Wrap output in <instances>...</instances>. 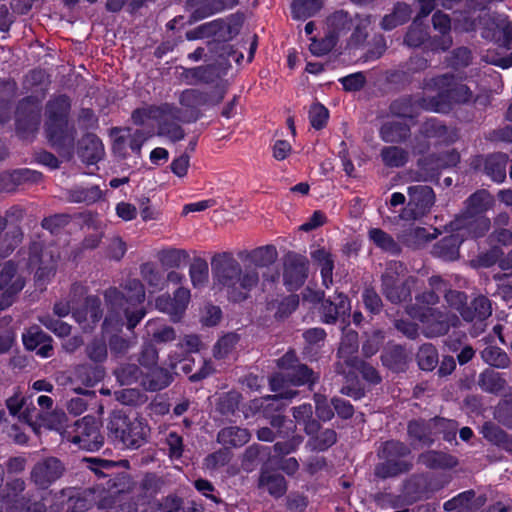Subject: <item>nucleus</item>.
I'll list each match as a JSON object with an SVG mask.
<instances>
[{
	"mask_svg": "<svg viewBox=\"0 0 512 512\" xmlns=\"http://www.w3.org/2000/svg\"><path fill=\"white\" fill-rule=\"evenodd\" d=\"M63 462L53 456L38 460L29 472V480L39 490H46L65 473Z\"/></svg>",
	"mask_w": 512,
	"mask_h": 512,
	"instance_id": "obj_8",
	"label": "nucleus"
},
{
	"mask_svg": "<svg viewBox=\"0 0 512 512\" xmlns=\"http://www.w3.org/2000/svg\"><path fill=\"white\" fill-rule=\"evenodd\" d=\"M490 228V221L484 216H470L458 218L452 224V229L458 231L457 235H452L445 241L450 244L447 251H440V256L446 260H455L458 257V236L469 235L472 237H480L486 233Z\"/></svg>",
	"mask_w": 512,
	"mask_h": 512,
	"instance_id": "obj_6",
	"label": "nucleus"
},
{
	"mask_svg": "<svg viewBox=\"0 0 512 512\" xmlns=\"http://www.w3.org/2000/svg\"><path fill=\"white\" fill-rule=\"evenodd\" d=\"M189 276L195 288L204 286L209 279L208 262L202 257H194L189 266Z\"/></svg>",
	"mask_w": 512,
	"mask_h": 512,
	"instance_id": "obj_41",
	"label": "nucleus"
},
{
	"mask_svg": "<svg viewBox=\"0 0 512 512\" xmlns=\"http://www.w3.org/2000/svg\"><path fill=\"white\" fill-rule=\"evenodd\" d=\"M156 257L163 267L177 269L188 261L189 254L184 249L171 247L158 251Z\"/></svg>",
	"mask_w": 512,
	"mask_h": 512,
	"instance_id": "obj_35",
	"label": "nucleus"
},
{
	"mask_svg": "<svg viewBox=\"0 0 512 512\" xmlns=\"http://www.w3.org/2000/svg\"><path fill=\"white\" fill-rule=\"evenodd\" d=\"M103 310L97 296H87L83 305L73 309V317L83 330H91L101 320Z\"/></svg>",
	"mask_w": 512,
	"mask_h": 512,
	"instance_id": "obj_15",
	"label": "nucleus"
},
{
	"mask_svg": "<svg viewBox=\"0 0 512 512\" xmlns=\"http://www.w3.org/2000/svg\"><path fill=\"white\" fill-rule=\"evenodd\" d=\"M29 266L35 269V279L43 285L55 275L59 252L55 246H44L40 242H33L29 248Z\"/></svg>",
	"mask_w": 512,
	"mask_h": 512,
	"instance_id": "obj_5",
	"label": "nucleus"
},
{
	"mask_svg": "<svg viewBox=\"0 0 512 512\" xmlns=\"http://www.w3.org/2000/svg\"><path fill=\"white\" fill-rule=\"evenodd\" d=\"M409 203L403 217L406 219L416 218L423 215L434 203L433 190L424 185L409 187Z\"/></svg>",
	"mask_w": 512,
	"mask_h": 512,
	"instance_id": "obj_14",
	"label": "nucleus"
},
{
	"mask_svg": "<svg viewBox=\"0 0 512 512\" xmlns=\"http://www.w3.org/2000/svg\"><path fill=\"white\" fill-rule=\"evenodd\" d=\"M314 264L320 268L322 284L329 288L333 283L334 259L331 252L325 248H317L310 253Z\"/></svg>",
	"mask_w": 512,
	"mask_h": 512,
	"instance_id": "obj_29",
	"label": "nucleus"
},
{
	"mask_svg": "<svg viewBox=\"0 0 512 512\" xmlns=\"http://www.w3.org/2000/svg\"><path fill=\"white\" fill-rule=\"evenodd\" d=\"M392 110L399 116V119L386 123L381 128V136L386 142H396L405 138L408 128L407 125L403 123L402 118L411 117L406 111H400L398 104H394Z\"/></svg>",
	"mask_w": 512,
	"mask_h": 512,
	"instance_id": "obj_26",
	"label": "nucleus"
},
{
	"mask_svg": "<svg viewBox=\"0 0 512 512\" xmlns=\"http://www.w3.org/2000/svg\"><path fill=\"white\" fill-rule=\"evenodd\" d=\"M86 356L94 363L100 364L107 360V343L102 339H93L85 348Z\"/></svg>",
	"mask_w": 512,
	"mask_h": 512,
	"instance_id": "obj_48",
	"label": "nucleus"
},
{
	"mask_svg": "<svg viewBox=\"0 0 512 512\" xmlns=\"http://www.w3.org/2000/svg\"><path fill=\"white\" fill-rule=\"evenodd\" d=\"M309 261L298 253L288 252L283 256V284L288 291H297L308 278Z\"/></svg>",
	"mask_w": 512,
	"mask_h": 512,
	"instance_id": "obj_9",
	"label": "nucleus"
},
{
	"mask_svg": "<svg viewBox=\"0 0 512 512\" xmlns=\"http://www.w3.org/2000/svg\"><path fill=\"white\" fill-rule=\"evenodd\" d=\"M384 163L391 167H399L405 164L407 160L406 153L397 147H388L382 151Z\"/></svg>",
	"mask_w": 512,
	"mask_h": 512,
	"instance_id": "obj_60",
	"label": "nucleus"
},
{
	"mask_svg": "<svg viewBox=\"0 0 512 512\" xmlns=\"http://www.w3.org/2000/svg\"><path fill=\"white\" fill-rule=\"evenodd\" d=\"M124 290L130 302L142 303L145 300V285L139 279H128L124 284Z\"/></svg>",
	"mask_w": 512,
	"mask_h": 512,
	"instance_id": "obj_55",
	"label": "nucleus"
},
{
	"mask_svg": "<svg viewBox=\"0 0 512 512\" xmlns=\"http://www.w3.org/2000/svg\"><path fill=\"white\" fill-rule=\"evenodd\" d=\"M74 376L83 385L92 387L105 376V369L99 365L80 364L74 369Z\"/></svg>",
	"mask_w": 512,
	"mask_h": 512,
	"instance_id": "obj_32",
	"label": "nucleus"
},
{
	"mask_svg": "<svg viewBox=\"0 0 512 512\" xmlns=\"http://www.w3.org/2000/svg\"><path fill=\"white\" fill-rule=\"evenodd\" d=\"M406 453L407 449L403 444L397 441L386 442L380 452L385 462L377 466L376 474L379 477L386 478L406 471L408 463L405 460L399 459Z\"/></svg>",
	"mask_w": 512,
	"mask_h": 512,
	"instance_id": "obj_12",
	"label": "nucleus"
},
{
	"mask_svg": "<svg viewBox=\"0 0 512 512\" xmlns=\"http://www.w3.org/2000/svg\"><path fill=\"white\" fill-rule=\"evenodd\" d=\"M296 422L303 425L307 435H314L320 430V423L313 418V410L310 404H302L292 409Z\"/></svg>",
	"mask_w": 512,
	"mask_h": 512,
	"instance_id": "obj_33",
	"label": "nucleus"
},
{
	"mask_svg": "<svg viewBox=\"0 0 512 512\" xmlns=\"http://www.w3.org/2000/svg\"><path fill=\"white\" fill-rule=\"evenodd\" d=\"M23 344L28 350H35L51 337L44 333L38 326H32L22 335Z\"/></svg>",
	"mask_w": 512,
	"mask_h": 512,
	"instance_id": "obj_49",
	"label": "nucleus"
},
{
	"mask_svg": "<svg viewBox=\"0 0 512 512\" xmlns=\"http://www.w3.org/2000/svg\"><path fill=\"white\" fill-rule=\"evenodd\" d=\"M398 269H402L401 264L391 263L383 275L384 292L392 302H399L408 296V291L403 286L402 279L399 276L394 277V273H398Z\"/></svg>",
	"mask_w": 512,
	"mask_h": 512,
	"instance_id": "obj_20",
	"label": "nucleus"
},
{
	"mask_svg": "<svg viewBox=\"0 0 512 512\" xmlns=\"http://www.w3.org/2000/svg\"><path fill=\"white\" fill-rule=\"evenodd\" d=\"M23 238V230L18 225L7 231L0 239V257L9 256L22 243Z\"/></svg>",
	"mask_w": 512,
	"mask_h": 512,
	"instance_id": "obj_40",
	"label": "nucleus"
},
{
	"mask_svg": "<svg viewBox=\"0 0 512 512\" xmlns=\"http://www.w3.org/2000/svg\"><path fill=\"white\" fill-rule=\"evenodd\" d=\"M17 124L21 129L34 131L40 124V109L37 102L27 98L20 102L17 108Z\"/></svg>",
	"mask_w": 512,
	"mask_h": 512,
	"instance_id": "obj_21",
	"label": "nucleus"
},
{
	"mask_svg": "<svg viewBox=\"0 0 512 512\" xmlns=\"http://www.w3.org/2000/svg\"><path fill=\"white\" fill-rule=\"evenodd\" d=\"M143 375L141 386L146 391L156 392L168 387L173 381L172 373L163 367L155 366Z\"/></svg>",
	"mask_w": 512,
	"mask_h": 512,
	"instance_id": "obj_25",
	"label": "nucleus"
},
{
	"mask_svg": "<svg viewBox=\"0 0 512 512\" xmlns=\"http://www.w3.org/2000/svg\"><path fill=\"white\" fill-rule=\"evenodd\" d=\"M338 39L335 38L334 34H328L320 41L316 38H311V44L309 49L312 54L316 56H323L330 52L336 45Z\"/></svg>",
	"mask_w": 512,
	"mask_h": 512,
	"instance_id": "obj_57",
	"label": "nucleus"
},
{
	"mask_svg": "<svg viewBox=\"0 0 512 512\" xmlns=\"http://www.w3.org/2000/svg\"><path fill=\"white\" fill-rule=\"evenodd\" d=\"M433 25H434V28L439 30V32L443 35L441 44L439 46H437L436 49H440V50L448 49L452 44L451 38L448 36H445L446 32H448L450 29V19H449L448 15L443 14L441 12H436L433 15Z\"/></svg>",
	"mask_w": 512,
	"mask_h": 512,
	"instance_id": "obj_52",
	"label": "nucleus"
},
{
	"mask_svg": "<svg viewBox=\"0 0 512 512\" xmlns=\"http://www.w3.org/2000/svg\"><path fill=\"white\" fill-rule=\"evenodd\" d=\"M238 341V337L235 334H227L218 340L214 346V356L216 358H224L234 348Z\"/></svg>",
	"mask_w": 512,
	"mask_h": 512,
	"instance_id": "obj_64",
	"label": "nucleus"
},
{
	"mask_svg": "<svg viewBox=\"0 0 512 512\" xmlns=\"http://www.w3.org/2000/svg\"><path fill=\"white\" fill-rule=\"evenodd\" d=\"M39 322L47 329L51 330L59 337H65L70 334L71 326L59 319H54L50 315H43L38 318Z\"/></svg>",
	"mask_w": 512,
	"mask_h": 512,
	"instance_id": "obj_59",
	"label": "nucleus"
},
{
	"mask_svg": "<svg viewBox=\"0 0 512 512\" xmlns=\"http://www.w3.org/2000/svg\"><path fill=\"white\" fill-rule=\"evenodd\" d=\"M492 39L502 46L512 44V26L507 19H500L496 24V29L492 34Z\"/></svg>",
	"mask_w": 512,
	"mask_h": 512,
	"instance_id": "obj_56",
	"label": "nucleus"
},
{
	"mask_svg": "<svg viewBox=\"0 0 512 512\" xmlns=\"http://www.w3.org/2000/svg\"><path fill=\"white\" fill-rule=\"evenodd\" d=\"M78 155L87 164L97 163L104 155L101 140L94 134L84 135L78 143Z\"/></svg>",
	"mask_w": 512,
	"mask_h": 512,
	"instance_id": "obj_23",
	"label": "nucleus"
},
{
	"mask_svg": "<svg viewBox=\"0 0 512 512\" xmlns=\"http://www.w3.org/2000/svg\"><path fill=\"white\" fill-rule=\"evenodd\" d=\"M176 110L172 114H164L157 121V135L165 137L172 142H178L184 139L185 132L179 122L183 121L182 110L174 105Z\"/></svg>",
	"mask_w": 512,
	"mask_h": 512,
	"instance_id": "obj_18",
	"label": "nucleus"
},
{
	"mask_svg": "<svg viewBox=\"0 0 512 512\" xmlns=\"http://www.w3.org/2000/svg\"><path fill=\"white\" fill-rule=\"evenodd\" d=\"M328 118L329 111L324 105L320 103H314L311 105L309 109V119L313 128L317 130L322 129L325 127Z\"/></svg>",
	"mask_w": 512,
	"mask_h": 512,
	"instance_id": "obj_58",
	"label": "nucleus"
},
{
	"mask_svg": "<svg viewBox=\"0 0 512 512\" xmlns=\"http://www.w3.org/2000/svg\"><path fill=\"white\" fill-rule=\"evenodd\" d=\"M141 281L145 283L150 293H156L166 287L164 272L153 262L140 265Z\"/></svg>",
	"mask_w": 512,
	"mask_h": 512,
	"instance_id": "obj_28",
	"label": "nucleus"
},
{
	"mask_svg": "<svg viewBox=\"0 0 512 512\" xmlns=\"http://www.w3.org/2000/svg\"><path fill=\"white\" fill-rule=\"evenodd\" d=\"M224 28L222 20H213L197 26L196 28L186 32L185 37L187 40L204 39L215 36Z\"/></svg>",
	"mask_w": 512,
	"mask_h": 512,
	"instance_id": "obj_45",
	"label": "nucleus"
},
{
	"mask_svg": "<svg viewBox=\"0 0 512 512\" xmlns=\"http://www.w3.org/2000/svg\"><path fill=\"white\" fill-rule=\"evenodd\" d=\"M113 374L121 385L135 384L140 379L142 380L144 375L142 368L138 364L131 362L120 363L115 368Z\"/></svg>",
	"mask_w": 512,
	"mask_h": 512,
	"instance_id": "obj_34",
	"label": "nucleus"
},
{
	"mask_svg": "<svg viewBox=\"0 0 512 512\" xmlns=\"http://www.w3.org/2000/svg\"><path fill=\"white\" fill-rule=\"evenodd\" d=\"M176 110L172 103H161L160 105H143L136 108L132 114L131 119L135 125H143L147 120L158 121L159 117L164 114H172Z\"/></svg>",
	"mask_w": 512,
	"mask_h": 512,
	"instance_id": "obj_24",
	"label": "nucleus"
},
{
	"mask_svg": "<svg viewBox=\"0 0 512 512\" xmlns=\"http://www.w3.org/2000/svg\"><path fill=\"white\" fill-rule=\"evenodd\" d=\"M26 482L23 478H11L1 494L2 502L15 509H24L28 505V498L24 496Z\"/></svg>",
	"mask_w": 512,
	"mask_h": 512,
	"instance_id": "obj_19",
	"label": "nucleus"
},
{
	"mask_svg": "<svg viewBox=\"0 0 512 512\" xmlns=\"http://www.w3.org/2000/svg\"><path fill=\"white\" fill-rule=\"evenodd\" d=\"M176 78L186 85H198L200 83H213L218 75L213 65H202L193 68L183 66L175 67Z\"/></svg>",
	"mask_w": 512,
	"mask_h": 512,
	"instance_id": "obj_16",
	"label": "nucleus"
},
{
	"mask_svg": "<svg viewBox=\"0 0 512 512\" xmlns=\"http://www.w3.org/2000/svg\"><path fill=\"white\" fill-rule=\"evenodd\" d=\"M311 438L307 441L306 447L311 451H325L337 440L336 432L332 429H325L319 434L310 435Z\"/></svg>",
	"mask_w": 512,
	"mask_h": 512,
	"instance_id": "obj_47",
	"label": "nucleus"
},
{
	"mask_svg": "<svg viewBox=\"0 0 512 512\" xmlns=\"http://www.w3.org/2000/svg\"><path fill=\"white\" fill-rule=\"evenodd\" d=\"M259 487L264 488L268 493L275 497H282L287 491L285 478L280 474L262 472L259 478Z\"/></svg>",
	"mask_w": 512,
	"mask_h": 512,
	"instance_id": "obj_36",
	"label": "nucleus"
},
{
	"mask_svg": "<svg viewBox=\"0 0 512 512\" xmlns=\"http://www.w3.org/2000/svg\"><path fill=\"white\" fill-rule=\"evenodd\" d=\"M482 358L491 366L505 367L508 364V357L501 349L488 347L482 351Z\"/></svg>",
	"mask_w": 512,
	"mask_h": 512,
	"instance_id": "obj_61",
	"label": "nucleus"
},
{
	"mask_svg": "<svg viewBox=\"0 0 512 512\" xmlns=\"http://www.w3.org/2000/svg\"><path fill=\"white\" fill-rule=\"evenodd\" d=\"M136 360L141 368L152 369L158 365V349L151 341L145 339L139 349Z\"/></svg>",
	"mask_w": 512,
	"mask_h": 512,
	"instance_id": "obj_44",
	"label": "nucleus"
},
{
	"mask_svg": "<svg viewBox=\"0 0 512 512\" xmlns=\"http://www.w3.org/2000/svg\"><path fill=\"white\" fill-rule=\"evenodd\" d=\"M328 26L329 33L334 34L336 39L347 34L351 27L349 13L343 10L336 11L328 18Z\"/></svg>",
	"mask_w": 512,
	"mask_h": 512,
	"instance_id": "obj_46",
	"label": "nucleus"
},
{
	"mask_svg": "<svg viewBox=\"0 0 512 512\" xmlns=\"http://www.w3.org/2000/svg\"><path fill=\"white\" fill-rule=\"evenodd\" d=\"M507 156L504 154L491 155L486 159L485 171L495 182H503L506 177Z\"/></svg>",
	"mask_w": 512,
	"mask_h": 512,
	"instance_id": "obj_38",
	"label": "nucleus"
},
{
	"mask_svg": "<svg viewBox=\"0 0 512 512\" xmlns=\"http://www.w3.org/2000/svg\"><path fill=\"white\" fill-rule=\"evenodd\" d=\"M322 8L321 0H293L292 16L296 20H305L314 16Z\"/></svg>",
	"mask_w": 512,
	"mask_h": 512,
	"instance_id": "obj_39",
	"label": "nucleus"
},
{
	"mask_svg": "<svg viewBox=\"0 0 512 512\" xmlns=\"http://www.w3.org/2000/svg\"><path fill=\"white\" fill-rule=\"evenodd\" d=\"M50 145L61 157L70 160L74 155L76 131L73 126L66 123L53 128L45 129Z\"/></svg>",
	"mask_w": 512,
	"mask_h": 512,
	"instance_id": "obj_13",
	"label": "nucleus"
},
{
	"mask_svg": "<svg viewBox=\"0 0 512 512\" xmlns=\"http://www.w3.org/2000/svg\"><path fill=\"white\" fill-rule=\"evenodd\" d=\"M70 100L65 95L51 98L45 107V129L68 123Z\"/></svg>",
	"mask_w": 512,
	"mask_h": 512,
	"instance_id": "obj_17",
	"label": "nucleus"
},
{
	"mask_svg": "<svg viewBox=\"0 0 512 512\" xmlns=\"http://www.w3.org/2000/svg\"><path fill=\"white\" fill-rule=\"evenodd\" d=\"M102 196L101 190L98 186H92L90 188H75L70 191V199L73 202H85L93 203L100 199Z\"/></svg>",
	"mask_w": 512,
	"mask_h": 512,
	"instance_id": "obj_54",
	"label": "nucleus"
},
{
	"mask_svg": "<svg viewBox=\"0 0 512 512\" xmlns=\"http://www.w3.org/2000/svg\"><path fill=\"white\" fill-rule=\"evenodd\" d=\"M250 432L241 427L229 426L221 429L217 434V442L226 448H237L250 440Z\"/></svg>",
	"mask_w": 512,
	"mask_h": 512,
	"instance_id": "obj_30",
	"label": "nucleus"
},
{
	"mask_svg": "<svg viewBox=\"0 0 512 512\" xmlns=\"http://www.w3.org/2000/svg\"><path fill=\"white\" fill-rule=\"evenodd\" d=\"M350 301L342 295L337 294L334 299L331 298L323 301L322 314L324 322L335 323L341 321V329L344 337L338 349V361L336 362V372L348 378L352 374V348L350 344Z\"/></svg>",
	"mask_w": 512,
	"mask_h": 512,
	"instance_id": "obj_2",
	"label": "nucleus"
},
{
	"mask_svg": "<svg viewBox=\"0 0 512 512\" xmlns=\"http://www.w3.org/2000/svg\"><path fill=\"white\" fill-rule=\"evenodd\" d=\"M286 376L294 385L300 386L308 384L310 389H312V386L319 379L318 374H316L307 365L300 362L291 372H288Z\"/></svg>",
	"mask_w": 512,
	"mask_h": 512,
	"instance_id": "obj_42",
	"label": "nucleus"
},
{
	"mask_svg": "<svg viewBox=\"0 0 512 512\" xmlns=\"http://www.w3.org/2000/svg\"><path fill=\"white\" fill-rule=\"evenodd\" d=\"M242 395L238 391L231 390L222 393L216 400V410L225 416L234 415L239 408Z\"/></svg>",
	"mask_w": 512,
	"mask_h": 512,
	"instance_id": "obj_37",
	"label": "nucleus"
},
{
	"mask_svg": "<svg viewBox=\"0 0 512 512\" xmlns=\"http://www.w3.org/2000/svg\"><path fill=\"white\" fill-rule=\"evenodd\" d=\"M225 9V4L222 1H212L209 4L203 5L192 12L187 24L192 25L214 13L220 12Z\"/></svg>",
	"mask_w": 512,
	"mask_h": 512,
	"instance_id": "obj_53",
	"label": "nucleus"
},
{
	"mask_svg": "<svg viewBox=\"0 0 512 512\" xmlns=\"http://www.w3.org/2000/svg\"><path fill=\"white\" fill-rule=\"evenodd\" d=\"M223 98V90H217L214 95H209L206 92L194 88H188L181 91L178 101L184 109L182 111L183 122H196L201 116L199 107L207 104L217 105L223 100Z\"/></svg>",
	"mask_w": 512,
	"mask_h": 512,
	"instance_id": "obj_7",
	"label": "nucleus"
},
{
	"mask_svg": "<svg viewBox=\"0 0 512 512\" xmlns=\"http://www.w3.org/2000/svg\"><path fill=\"white\" fill-rule=\"evenodd\" d=\"M155 307L160 312L168 314L173 322L180 321L183 316L173 298L168 294L158 296L155 300Z\"/></svg>",
	"mask_w": 512,
	"mask_h": 512,
	"instance_id": "obj_50",
	"label": "nucleus"
},
{
	"mask_svg": "<svg viewBox=\"0 0 512 512\" xmlns=\"http://www.w3.org/2000/svg\"><path fill=\"white\" fill-rule=\"evenodd\" d=\"M114 136L113 152L120 158L128 156V147L136 154H140L142 145L152 137V132L142 129L132 131L131 128L114 127L111 129Z\"/></svg>",
	"mask_w": 512,
	"mask_h": 512,
	"instance_id": "obj_10",
	"label": "nucleus"
},
{
	"mask_svg": "<svg viewBox=\"0 0 512 512\" xmlns=\"http://www.w3.org/2000/svg\"><path fill=\"white\" fill-rule=\"evenodd\" d=\"M278 251L272 244L258 246L253 249L238 251L237 257L232 251H220L211 256V276L213 287L225 292L227 298L240 303L250 297L252 290L263 284H273L279 279L277 271H265L278 260Z\"/></svg>",
	"mask_w": 512,
	"mask_h": 512,
	"instance_id": "obj_1",
	"label": "nucleus"
},
{
	"mask_svg": "<svg viewBox=\"0 0 512 512\" xmlns=\"http://www.w3.org/2000/svg\"><path fill=\"white\" fill-rule=\"evenodd\" d=\"M231 456L232 454L230 450L224 446V448L209 454L205 458L206 467L209 469H217L219 467H223L229 463Z\"/></svg>",
	"mask_w": 512,
	"mask_h": 512,
	"instance_id": "obj_62",
	"label": "nucleus"
},
{
	"mask_svg": "<svg viewBox=\"0 0 512 512\" xmlns=\"http://www.w3.org/2000/svg\"><path fill=\"white\" fill-rule=\"evenodd\" d=\"M434 86L437 90V98L428 95L424 98L421 106L430 111L434 112H447L450 109L451 102L464 103L467 102L471 93L469 89L463 85L454 82L452 77L441 76L434 82Z\"/></svg>",
	"mask_w": 512,
	"mask_h": 512,
	"instance_id": "obj_4",
	"label": "nucleus"
},
{
	"mask_svg": "<svg viewBox=\"0 0 512 512\" xmlns=\"http://www.w3.org/2000/svg\"><path fill=\"white\" fill-rule=\"evenodd\" d=\"M71 217L67 214H55L42 220L41 226L49 230L51 233H58L62 228L67 226Z\"/></svg>",
	"mask_w": 512,
	"mask_h": 512,
	"instance_id": "obj_63",
	"label": "nucleus"
},
{
	"mask_svg": "<svg viewBox=\"0 0 512 512\" xmlns=\"http://www.w3.org/2000/svg\"><path fill=\"white\" fill-rule=\"evenodd\" d=\"M25 285L24 279L17 274L14 262L0 263V290L6 289L9 294L18 293Z\"/></svg>",
	"mask_w": 512,
	"mask_h": 512,
	"instance_id": "obj_27",
	"label": "nucleus"
},
{
	"mask_svg": "<svg viewBox=\"0 0 512 512\" xmlns=\"http://www.w3.org/2000/svg\"><path fill=\"white\" fill-rule=\"evenodd\" d=\"M108 345L112 356L120 358L130 351V349L135 345V341L124 338L118 334H113L108 340Z\"/></svg>",
	"mask_w": 512,
	"mask_h": 512,
	"instance_id": "obj_51",
	"label": "nucleus"
},
{
	"mask_svg": "<svg viewBox=\"0 0 512 512\" xmlns=\"http://www.w3.org/2000/svg\"><path fill=\"white\" fill-rule=\"evenodd\" d=\"M146 339L151 341L155 346L165 345L177 339V332L159 319H150L145 325Z\"/></svg>",
	"mask_w": 512,
	"mask_h": 512,
	"instance_id": "obj_22",
	"label": "nucleus"
},
{
	"mask_svg": "<svg viewBox=\"0 0 512 512\" xmlns=\"http://www.w3.org/2000/svg\"><path fill=\"white\" fill-rule=\"evenodd\" d=\"M71 442L87 451L98 450L103 445L98 422L93 416H85L75 422Z\"/></svg>",
	"mask_w": 512,
	"mask_h": 512,
	"instance_id": "obj_11",
	"label": "nucleus"
},
{
	"mask_svg": "<svg viewBox=\"0 0 512 512\" xmlns=\"http://www.w3.org/2000/svg\"><path fill=\"white\" fill-rule=\"evenodd\" d=\"M421 322L425 325L428 336H437L448 330L449 324L443 316L433 310H429L421 316Z\"/></svg>",
	"mask_w": 512,
	"mask_h": 512,
	"instance_id": "obj_43",
	"label": "nucleus"
},
{
	"mask_svg": "<svg viewBox=\"0 0 512 512\" xmlns=\"http://www.w3.org/2000/svg\"><path fill=\"white\" fill-rule=\"evenodd\" d=\"M109 435L126 448L141 447L149 435L147 424L137 416H130L122 410L113 411L107 425Z\"/></svg>",
	"mask_w": 512,
	"mask_h": 512,
	"instance_id": "obj_3",
	"label": "nucleus"
},
{
	"mask_svg": "<svg viewBox=\"0 0 512 512\" xmlns=\"http://www.w3.org/2000/svg\"><path fill=\"white\" fill-rule=\"evenodd\" d=\"M85 294V287L81 284L74 283L71 286L67 299L61 300L54 305V313L58 317H65L70 312L73 313V309H76L75 305L84 297Z\"/></svg>",
	"mask_w": 512,
	"mask_h": 512,
	"instance_id": "obj_31",
	"label": "nucleus"
}]
</instances>
